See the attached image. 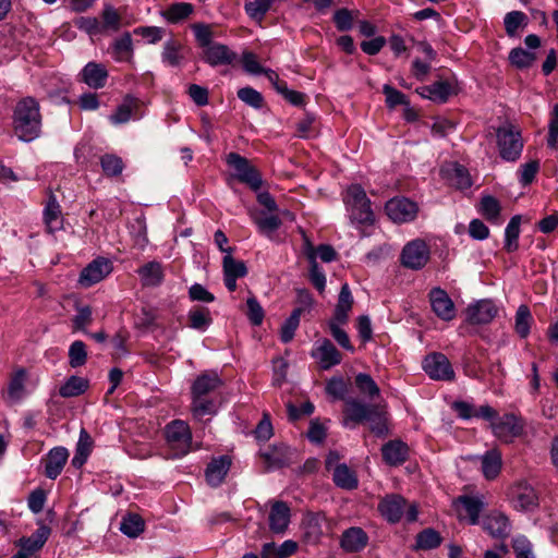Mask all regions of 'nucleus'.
Listing matches in <instances>:
<instances>
[{
    "mask_svg": "<svg viewBox=\"0 0 558 558\" xmlns=\"http://www.w3.org/2000/svg\"><path fill=\"white\" fill-rule=\"evenodd\" d=\"M13 131L24 142L37 138L41 132V114L38 101L24 97L16 105L12 116Z\"/></svg>",
    "mask_w": 558,
    "mask_h": 558,
    "instance_id": "1",
    "label": "nucleus"
},
{
    "mask_svg": "<svg viewBox=\"0 0 558 558\" xmlns=\"http://www.w3.org/2000/svg\"><path fill=\"white\" fill-rule=\"evenodd\" d=\"M352 305L353 298L349 284L344 283L341 287L333 316L328 322L329 331L332 338L341 348L350 352H354V347L352 345L347 331L341 328V325L347 324Z\"/></svg>",
    "mask_w": 558,
    "mask_h": 558,
    "instance_id": "2",
    "label": "nucleus"
},
{
    "mask_svg": "<svg viewBox=\"0 0 558 558\" xmlns=\"http://www.w3.org/2000/svg\"><path fill=\"white\" fill-rule=\"evenodd\" d=\"M343 203L351 222L372 225L375 220L371 201L360 184H351L343 194Z\"/></svg>",
    "mask_w": 558,
    "mask_h": 558,
    "instance_id": "3",
    "label": "nucleus"
},
{
    "mask_svg": "<svg viewBox=\"0 0 558 558\" xmlns=\"http://www.w3.org/2000/svg\"><path fill=\"white\" fill-rule=\"evenodd\" d=\"M165 437L172 458H182L191 451L192 433L189 424L184 421L174 420L167 424Z\"/></svg>",
    "mask_w": 558,
    "mask_h": 558,
    "instance_id": "4",
    "label": "nucleus"
},
{
    "mask_svg": "<svg viewBox=\"0 0 558 558\" xmlns=\"http://www.w3.org/2000/svg\"><path fill=\"white\" fill-rule=\"evenodd\" d=\"M500 157L506 161H515L523 149L520 131L511 124L500 126L496 131Z\"/></svg>",
    "mask_w": 558,
    "mask_h": 558,
    "instance_id": "5",
    "label": "nucleus"
},
{
    "mask_svg": "<svg viewBox=\"0 0 558 558\" xmlns=\"http://www.w3.org/2000/svg\"><path fill=\"white\" fill-rule=\"evenodd\" d=\"M490 422V428L495 437L505 444H510L514 438L523 434L525 423L521 416L514 413L497 414Z\"/></svg>",
    "mask_w": 558,
    "mask_h": 558,
    "instance_id": "6",
    "label": "nucleus"
},
{
    "mask_svg": "<svg viewBox=\"0 0 558 558\" xmlns=\"http://www.w3.org/2000/svg\"><path fill=\"white\" fill-rule=\"evenodd\" d=\"M226 162L234 170V177L238 181L246 184L255 192L262 187V175L247 158L238 153H230L227 155Z\"/></svg>",
    "mask_w": 558,
    "mask_h": 558,
    "instance_id": "7",
    "label": "nucleus"
},
{
    "mask_svg": "<svg viewBox=\"0 0 558 558\" xmlns=\"http://www.w3.org/2000/svg\"><path fill=\"white\" fill-rule=\"evenodd\" d=\"M50 535V527L40 525L28 537H22L16 543L19 550L11 558H39V551Z\"/></svg>",
    "mask_w": 558,
    "mask_h": 558,
    "instance_id": "8",
    "label": "nucleus"
},
{
    "mask_svg": "<svg viewBox=\"0 0 558 558\" xmlns=\"http://www.w3.org/2000/svg\"><path fill=\"white\" fill-rule=\"evenodd\" d=\"M430 251L425 241L416 239L403 247L401 263L404 267L413 270L422 269L429 260Z\"/></svg>",
    "mask_w": 558,
    "mask_h": 558,
    "instance_id": "9",
    "label": "nucleus"
},
{
    "mask_svg": "<svg viewBox=\"0 0 558 558\" xmlns=\"http://www.w3.org/2000/svg\"><path fill=\"white\" fill-rule=\"evenodd\" d=\"M423 369L435 380H452L454 378L453 368L448 357L442 353H432L425 356Z\"/></svg>",
    "mask_w": 558,
    "mask_h": 558,
    "instance_id": "10",
    "label": "nucleus"
},
{
    "mask_svg": "<svg viewBox=\"0 0 558 558\" xmlns=\"http://www.w3.org/2000/svg\"><path fill=\"white\" fill-rule=\"evenodd\" d=\"M416 203L405 197H395L386 203L387 216L395 222L402 223L412 221L417 215Z\"/></svg>",
    "mask_w": 558,
    "mask_h": 558,
    "instance_id": "11",
    "label": "nucleus"
},
{
    "mask_svg": "<svg viewBox=\"0 0 558 558\" xmlns=\"http://www.w3.org/2000/svg\"><path fill=\"white\" fill-rule=\"evenodd\" d=\"M376 409L377 407L374 404H366L356 399H349L343 410V425L352 428L356 424L371 420Z\"/></svg>",
    "mask_w": 558,
    "mask_h": 558,
    "instance_id": "12",
    "label": "nucleus"
},
{
    "mask_svg": "<svg viewBox=\"0 0 558 558\" xmlns=\"http://www.w3.org/2000/svg\"><path fill=\"white\" fill-rule=\"evenodd\" d=\"M429 302L435 315L450 322L456 317V307L448 293L441 288H434L429 292Z\"/></svg>",
    "mask_w": 558,
    "mask_h": 558,
    "instance_id": "13",
    "label": "nucleus"
},
{
    "mask_svg": "<svg viewBox=\"0 0 558 558\" xmlns=\"http://www.w3.org/2000/svg\"><path fill=\"white\" fill-rule=\"evenodd\" d=\"M112 271L111 263L106 258H96L89 263L81 272L78 282L89 288L105 279Z\"/></svg>",
    "mask_w": 558,
    "mask_h": 558,
    "instance_id": "14",
    "label": "nucleus"
},
{
    "mask_svg": "<svg viewBox=\"0 0 558 558\" xmlns=\"http://www.w3.org/2000/svg\"><path fill=\"white\" fill-rule=\"evenodd\" d=\"M312 357L318 361L320 368L329 369L341 363L342 354L332 344L329 339H323L316 342L312 351Z\"/></svg>",
    "mask_w": 558,
    "mask_h": 558,
    "instance_id": "15",
    "label": "nucleus"
},
{
    "mask_svg": "<svg viewBox=\"0 0 558 558\" xmlns=\"http://www.w3.org/2000/svg\"><path fill=\"white\" fill-rule=\"evenodd\" d=\"M498 310L493 301L481 300L466 308V320L473 325H485L490 323L497 315Z\"/></svg>",
    "mask_w": 558,
    "mask_h": 558,
    "instance_id": "16",
    "label": "nucleus"
},
{
    "mask_svg": "<svg viewBox=\"0 0 558 558\" xmlns=\"http://www.w3.org/2000/svg\"><path fill=\"white\" fill-rule=\"evenodd\" d=\"M236 53L227 45L214 43L203 50L202 59L210 66L229 65L236 60Z\"/></svg>",
    "mask_w": 558,
    "mask_h": 558,
    "instance_id": "17",
    "label": "nucleus"
},
{
    "mask_svg": "<svg viewBox=\"0 0 558 558\" xmlns=\"http://www.w3.org/2000/svg\"><path fill=\"white\" fill-rule=\"evenodd\" d=\"M482 526L492 537L505 539L509 536L511 525L507 515L499 511H492L484 519Z\"/></svg>",
    "mask_w": 558,
    "mask_h": 558,
    "instance_id": "18",
    "label": "nucleus"
},
{
    "mask_svg": "<svg viewBox=\"0 0 558 558\" xmlns=\"http://www.w3.org/2000/svg\"><path fill=\"white\" fill-rule=\"evenodd\" d=\"M223 280L226 288L233 292L236 289V280L247 275L244 262L236 260L232 254H226L222 259Z\"/></svg>",
    "mask_w": 558,
    "mask_h": 558,
    "instance_id": "19",
    "label": "nucleus"
},
{
    "mask_svg": "<svg viewBox=\"0 0 558 558\" xmlns=\"http://www.w3.org/2000/svg\"><path fill=\"white\" fill-rule=\"evenodd\" d=\"M410 448L400 439L389 440L381 447L383 460L390 466L403 464L409 459Z\"/></svg>",
    "mask_w": 558,
    "mask_h": 558,
    "instance_id": "20",
    "label": "nucleus"
},
{
    "mask_svg": "<svg viewBox=\"0 0 558 558\" xmlns=\"http://www.w3.org/2000/svg\"><path fill=\"white\" fill-rule=\"evenodd\" d=\"M417 93L423 97L434 102L445 104L449 97L456 94V86L449 81H438L428 86H423L417 89Z\"/></svg>",
    "mask_w": 558,
    "mask_h": 558,
    "instance_id": "21",
    "label": "nucleus"
},
{
    "mask_svg": "<svg viewBox=\"0 0 558 558\" xmlns=\"http://www.w3.org/2000/svg\"><path fill=\"white\" fill-rule=\"evenodd\" d=\"M326 517L323 512H307L302 520L304 538L307 543L315 544L324 534Z\"/></svg>",
    "mask_w": 558,
    "mask_h": 558,
    "instance_id": "22",
    "label": "nucleus"
},
{
    "mask_svg": "<svg viewBox=\"0 0 558 558\" xmlns=\"http://www.w3.org/2000/svg\"><path fill=\"white\" fill-rule=\"evenodd\" d=\"M259 456L265 462L267 470L282 468L290 461L289 447L284 444L269 446L260 450Z\"/></svg>",
    "mask_w": 558,
    "mask_h": 558,
    "instance_id": "23",
    "label": "nucleus"
},
{
    "mask_svg": "<svg viewBox=\"0 0 558 558\" xmlns=\"http://www.w3.org/2000/svg\"><path fill=\"white\" fill-rule=\"evenodd\" d=\"M456 504L461 506L459 510V518L466 519L470 524L475 525L480 521V514L484 509V501L475 496H460Z\"/></svg>",
    "mask_w": 558,
    "mask_h": 558,
    "instance_id": "24",
    "label": "nucleus"
},
{
    "mask_svg": "<svg viewBox=\"0 0 558 558\" xmlns=\"http://www.w3.org/2000/svg\"><path fill=\"white\" fill-rule=\"evenodd\" d=\"M108 78V71L105 65L96 62H88L80 72V80L94 89L102 88Z\"/></svg>",
    "mask_w": 558,
    "mask_h": 558,
    "instance_id": "25",
    "label": "nucleus"
},
{
    "mask_svg": "<svg viewBox=\"0 0 558 558\" xmlns=\"http://www.w3.org/2000/svg\"><path fill=\"white\" fill-rule=\"evenodd\" d=\"M405 509V499L400 495H390L378 504L380 514L390 523L400 521Z\"/></svg>",
    "mask_w": 558,
    "mask_h": 558,
    "instance_id": "26",
    "label": "nucleus"
},
{
    "mask_svg": "<svg viewBox=\"0 0 558 558\" xmlns=\"http://www.w3.org/2000/svg\"><path fill=\"white\" fill-rule=\"evenodd\" d=\"M69 458V452L64 447L52 448L44 459L45 475L50 480H56L62 472Z\"/></svg>",
    "mask_w": 558,
    "mask_h": 558,
    "instance_id": "27",
    "label": "nucleus"
},
{
    "mask_svg": "<svg viewBox=\"0 0 558 558\" xmlns=\"http://www.w3.org/2000/svg\"><path fill=\"white\" fill-rule=\"evenodd\" d=\"M290 508L283 501H276L269 512V529L275 534H283L290 523Z\"/></svg>",
    "mask_w": 558,
    "mask_h": 558,
    "instance_id": "28",
    "label": "nucleus"
},
{
    "mask_svg": "<svg viewBox=\"0 0 558 558\" xmlns=\"http://www.w3.org/2000/svg\"><path fill=\"white\" fill-rule=\"evenodd\" d=\"M43 216H44V222L49 232L52 233L62 228L63 219H62L61 206L51 190H49V192H48V199L45 205Z\"/></svg>",
    "mask_w": 558,
    "mask_h": 558,
    "instance_id": "29",
    "label": "nucleus"
},
{
    "mask_svg": "<svg viewBox=\"0 0 558 558\" xmlns=\"http://www.w3.org/2000/svg\"><path fill=\"white\" fill-rule=\"evenodd\" d=\"M299 549L298 542L287 539L280 545L275 542L265 543L260 548V558H289L293 556Z\"/></svg>",
    "mask_w": 558,
    "mask_h": 558,
    "instance_id": "30",
    "label": "nucleus"
},
{
    "mask_svg": "<svg viewBox=\"0 0 558 558\" xmlns=\"http://www.w3.org/2000/svg\"><path fill=\"white\" fill-rule=\"evenodd\" d=\"M230 466L231 459L228 456L213 459L205 472L208 484L214 487L219 486L223 482Z\"/></svg>",
    "mask_w": 558,
    "mask_h": 558,
    "instance_id": "31",
    "label": "nucleus"
},
{
    "mask_svg": "<svg viewBox=\"0 0 558 558\" xmlns=\"http://www.w3.org/2000/svg\"><path fill=\"white\" fill-rule=\"evenodd\" d=\"M453 410L463 420L471 417H481L484 420H493L497 416V411L488 404L481 405L477 410L465 401H456L452 405Z\"/></svg>",
    "mask_w": 558,
    "mask_h": 558,
    "instance_id": "32",
    "label": "nucleus"
},
{
    "mask_svg": "<svg viewBox=\"0 0 558 558\" xmlns=\"http://www.w3.org/2000/svg\"><path fill=\"white\" fill-rule=\"evenodd\" d=\"M512 494L517 509L533 510L538 505V497L534 488L526 483H519Z\"/></svg>",
    "mask_w": 558,
    "mask_h": 558,
    "instance_id": "33",
    "label": "nucleus"
},
{
    "mask_svg": "<svg viewBox=\"0 0 558 558\" xmlns=\"http://www.w3.org/2000/svg\"><path fill=\"white\" fill-rule=\"evenodd\" d=\"M141 282L144 287H158L165 278L163 267L159 262H148L138 268Z\"/></svg>",
    "mask_w": 558,
    "mask_h": 558,
    "instance_id": "34",
    "label": "nucleus"
},
{
    "mask_svg": "<svg viewBox=\"0 0 558 558\" xmlns=\"http://www.w3.org/2000/svg\"><path fill=\"white\" fill-rule=\"evenodd\" d=\"M367 535L361 527H350L341 536V547L350 553L363 549L367 544Z\"/></svg>",
    "mask_w": 558,
    "mask_h": 558,
    "instance_id": "35",
    "label": "nucleus"
},
{
    "mask_svg": "<svg viewBox=\"0 0 558 558\" xmlns=\"http://www.w3.org/2000/svg\"><path fill=\"white\" fill-rule=\"evenodd\" d=\"M222 381L216 373L198 376L192 386V397H206L221 386Z\"/></svg>",
    "mask_w": 558,
    "mask_h": 558,
    "instance_id": "36",
    "label": "nucleus"
},
{
    "mask_svg": "<svg viewBox=\"0 0 558 558\" xmlns=\"http://www.w3.org/2000/svg\"><path fill=\"white\" fill-rule=\"evenodd\" d=\"M187 326L194 330L205 332L213 324L209 308L205 306H193L187 313Z\"/></svg>",
    "mask_w": 558,
    "mask_h": 558,
    "instance_id": "37",
    "label": "nucleus"
},
{
    "mask_svg": "<svg viewBox=\"0 0 558 558\" xmlns=\"http://www.w3.org/2000/svg\"><path fill=\"white\" fill-rule=\"evenodd\" d=\"M194 12V5L189 2H175L161 11V16L170 24H178L187 20Z\"/></svg>",
    "mask_w": 558,
    "mask_h": 558,
    "instance_id": "38",
    "label": "nucleus"
},
{
    "mask_svg": "<svg viewBox=\"0 0 558 558\" xmlns=\"http://www.w3.org/2000/svg\"><path fill=\"white\" fill-rule=\"evenodd\" d=\"M482 472L486 480H495L501 470V453L497 449H492L482 456Z\"/></svg>",
    "mask_w": 558,
    "mask_h": 558,
    "instance_id": "39",
    "label": "nucleus"
},
{
    "mask_svg": "<svg viewBox=\"0 0 558 558\" xmlns=\"http://www.w3.org/2000/svg\"><path fill=\"white\" fill-rule=\"evenodd\" d=\"M332 480L338 487L348 490L355 489L359 485L355 473L347 464L336 465L332 472Z\"/></svg>",
    "mask_w": 558,
    "mask_h": 558,
    "instance_id": "40",
    "label": "nucleus"
},
{
    "mask_svg": "<svg viewBox=\"0 0 558 558\" xmlns=\"http://www.w3.org/2000/svg\"><path fill=\"white\" fill-rule=\"evenodd\" d=\"M138 108V100L132 96H126L117 110L109 117L113 124H122L130 121L132 113Z\"/></svg>",
    "mask_w": 558,
    "mask_h": 558,
    "instance_id": "41",
    "label": "nucleus"
},
{
    "mask_svg": "<svg viewBox=\"0 0 558 558\" xmlns=\"http://www.w3.org/2000/svg\"><path fill=\"white\" fill-rule=\"evenodd\" d=\"M500 211L501 206L499 201L492 196L485 195L481 198L480 202V213L492 223L499 225L500 223Z\"/></svg>",
    "mask_w": 558,
    "mask_h": 558,
    "instance_id": "42",
    "label": "nucleus"
},
{
    "mask_svg": "<svg viewBox=\"0 0 558 558\" xmlns=\"http://www.w3.org/2000/svg\"><path fill=\"white\" fill-rule=\"evenodd\" d=\"M27 373L24 368L16 369L10 378L8 385V398L12 401H20L25 392V381Z\"/></svg>",
    "mask_w": 558,
    "mask_h": 558,
    "instance_id": "43",
    "label": "nucleus"
},
{
    "mask_svg": "<svg viewBox=\"0 0 558 558\" xmlns=\"http://www.w3.org/2000/svg\"><path fill=\"white\" fill-rule=\"evenodd\" d=\"M521 216H513L508 222L505 230L504 248L508 253L515 252L519 248Z\"/></svg>",
    "mask_w": 558,
    "mask_h": 558,
    "instance_id": "44",
    "label": "nucleus"
},
{
    "mask_svg": "<svg viewBox=\"0 0 558 558\" xmlns=\"http://www.w3.org/2000/svg\"><path fill=\"white\" fill-rule=\"evenodd\" d=\"M88 388V380L78 376H70L59 388V395L63 398L77 397Z\"/></svg>",
    "mask_w": 558,
    "mask_h": 558,
    "instance_id": "45",
    "label": "nucleus"
},
{
    "mask_svg": "<svg viewBox=\"0 0 558 558\" xmlns=\"http://www.w3.org/2000/svg\"><path fill=\"white\" fill-rule=\"evenodd\" d=\"M533 317L527 305H520L517 310L514 317V329L521 338H526L530 335Z\"/></svg>",
    "mask_w": 558,
    "mask_h": 558,
    "instance_id": "46",
    "label": "nucleus"
},
{
    "mask_svg": "<svg viewBox=\"0 0 558 558\" xmlns=\"http://www.w3.org/2000/svg\"><path fill=\"white\" fill-rule=\"evenodd\" d=\"M355 385L359 391L366 396L369 400H374L380 395L378 385L375 383L372 376L366 373H359L355 376Z\"/></svg>",
    "mask_w": 558,
    "mask_h": 558,
    "instance_id": "47",
    "label": "nucleus"
},
{
    "mask_svg": "<svg viewBox=\"0 0 558 558\" xmlns=\"http://www.w3.org/2000/svg\"><path fill=\"white\" fill-rule=\"evenodd\" d=\"M101 169L107 177H118L124 169V162L121 157L114 154H105L100 157Z\"/></svg>",
    "mask_w": 558,
    "mask_h": 558,
    "instance_id": "48",
    "label": "nucleus"
},
{
    "mask_svg": "<svg viewBox=\"0 0 558 558\" xmlns=\"http://www.w3.org/2000/svg\"><path fill=\"white\" fill-rule=\"evenodd\" d=\"M440 534L434 529H425L416 536V546L420 549L428 550L438 547L441 544Z\"/></svg>",
    "mask_w": 558,
    "mask_h": 558,
    "instance_id": "49",
    "label": "nucleus"
},
{
    "mask_svg": "<svg viewBox=\"0 0 558 558\" xmlns=\"http://www.w3.org/2000/svg\"><path fill=\"white\" fill-rule=\"evenodd\" d=\"M192 413L197 420H202L206 415H213L216 413L215 403L206 397H192Z\"/></svg>",
    "mask_w": 558,
    "mask_h": 558,
    "instance_id": "50",
    "label": "nucleus"
},
{
    "mask_svg": "<svg viewBox=\"0 0 558 558\" xmlns=\"http://www.w3.org/2000/svg\"><path fill=\"white\" fill-rule=\"evenodd\" d=\"M182 45L173 39L165 43L162 61L171 66H178L183 59L181 54Z\"/></svg>",
    "mask_w": 558,
    "mask_h": 558,
    "instance_id": "51",
    "label": "nucleus"
},
{
    "mask_svg": "<svg viewBox=\"0 0 558 558\" xmlns=\"http://www.w3.org/2000/svg\"><path fill=\"white\" fill-rule=\"evenodd\" d=\"M120 530L129 537H137L144 531V521L137 514L123 518Z\"/></svg>",
    "mask_w": 558,
    "mask_h": 558,
    "instance_id": "52",
    "label": "nucleus"
},
{
    "mask_svg": "<svg viewBox=\"0 0 558 558\" xmlns=\"http://www.w3.org/2000/svg\"><path fill=\"white\" fill-rule=\"evenodd\" d=\"M87 361L86 345L83 341L76 340L69 348V364L76 368L83 366Z\"/></svg>",
    "mask_w": 558,
    "mask_h": 558,
    "instance_id": "53",
    "label": "nucleus"
},
{
    "mask_svg": "<svg viewBox=\"0 0 558 558\" xmlns=\"http://www.w3.org/2000/svg\"><path fill=\"white\" fill-rule=\"evenodd\" d=\"M132 54V38L129 33L123 34L113 44V56L117 61H126Z\"/></svg>",
    "mask_w": 558,
    "mask_h": 558,
    "instance_id": "54",
    "label": "nucleus"
},
{
    "mask_svg": "<svg viewBox=\"0 0 558 558\" xmlns=\"http://www.w3.org/2000/svg\"><path fill=\"white\" fill-rule=\"evenodd\" d=\"M534 52L526 51L522 48H513L509 53V60L512 65L518 69H527L535 61Z\"/></svg>",
    "mask_w": 558,
    "mask_h": 558,
    "instance_id": "55",
    "label": "nucleus"
},
{
    "mask_svg": "<svg viewBox=\"0 0 558 558\" xmlns=\"http://www.w3.org/2000/svg\"><path fill=\"white\" fill-rule=\"evenodd\" d=\"M300 311H292L291 315L284 320L280 330V339L283 343L290 342L300 325Z\"/></svg>",
    "mask_w": 558,
    "mask_h": 558,
    "instance_id": "56",
    "label": "nucleus"
},
{
    "mask_svg": "<svg viewBox=\"0 0 558 558\" xmlns=\"http://www.w3.org/2000/svg\"><path fill=\"white\" fill-rule=\"evenodd\" d=\"M236 95L241 101L253 107L254 109H260L264 106L263 95L253 87H242L238 90Z\"/></svg>",
    "mask_w": 558,
    "mask_h": 558,
    "instance_id": "57",
    "label": "nucleus"
},
{
    "mask_svg": "<svg viewBox=\"0 0 558 558\" xmlns=\"http://www.w3.org/2000/svg\"><path fill=\"white\" fill-rule=\"evenodd\" d=\"M191 28L195 35V39H196L198 46L203 50L206 49L207 47H209L211 44H214L213 32H211V28L209 25L204 24V23H196V24H193L191 26Z\"/></svg>",
    "mask_w": 558,
    "mask_h": 558,
    "instance_id": "58",
    "label": "nucleus"
},
{
    "mask_svg": "<svg viewBox=\"0 0 558 558\" xmlns=\"http://www.w3.org/2000/svg\"><path fill=\"white\" fill-rule=\"evenodd\" d=\"M308 258L311 260V282L319 292H323L326 286V276L324 274V270L318 266L313 252L308 255Z\"/></svg>",
    "mask_w": 558,
    "mask_h": 558,
    "instance_id": "59",
    "label": "nucleus"
},
{
    "mask_svg": "<svg viewBox=\"0 0 558 558\" xmlns=\"http://www.w3.org/2000/svg\"><path fill=\"white\" fill-rule=\"evenodd\" d=\"M526 21V15L521 11H511L504 19L505 29L509 36H514L519 27Z\"/></svg>",
    "mask_w": 558,
    "mask_h": 558,
    "instance_id": "60",
    "label": "nucleus"
},
{
    "mask_svg": "<svg viewBox=\"0 0 558 558\" xmlns=\"http://www.w3.org/2000/svg\"><path fill=\"white\" fill-rule=\"evenodd\" d=\"M93 313L89 306L77 307V313L73 317V329L75 331L87 332L86 328L92 324Z\"/></svg>",
    "mask_w": 558,
    "mask_h": 558,
    "instance_id": "61",
    "label": "nucleus"
},
{
    "mask_svg": "<svg viewBox=\"0 0 558 558\" xmlns=\"http://www.w3.org/2000/svg\"><path fill=\"white\" fill-rule=\"evenodd\" d=\"M452 184H454L458 189H469L472 185L471 177L465 169V167L456 163L452 169V173L450 177Z\"/></svg>",
    "mask_w": 558,
    "mask_h": 558,
    "instance_id": "62",
    "label": "nucleus"
},
{
    "mask_svg": "<svg viewBox=\"0 0 558 558\" xmlns=\"http://www.w3.org/2000/svg\"><path fill=\"white\" fill-rule=\"evenodd\" d=\"M547 145L550 148H558V104H555L548 123Z\"/></svg>",
    "mask_w": 558,
    "mask_h": 558,
    "instance_id": "63",
    "label": "nucleus"
},
{
    "mask_svg": "<svg viewBox=\"0 0 558 558\" xmlns=\"http://www.w3.org/2000/svg\"><path fill=\"white\" fill-rule=\"evenodd\" d=\"M515 558H535L531 542L524 537H515L512 542Z\"/></svg>",
    "mask_w": 558,
    "mask_h": 558,
    "instance_id": "64",
    "label": "nucleus"
}]
</instances>
